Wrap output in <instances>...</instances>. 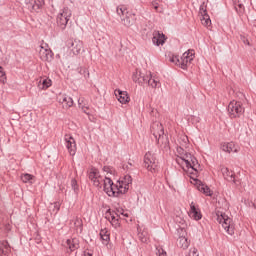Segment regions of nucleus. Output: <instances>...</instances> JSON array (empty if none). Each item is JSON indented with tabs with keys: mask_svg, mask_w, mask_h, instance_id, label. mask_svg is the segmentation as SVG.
Masks as SVG:
<instances>
[{
	"mask_svg": "<svg viewBox=\"0 0 256 256\" xmlns=\"http://www.w3.org/2000/svg\"><path fill=\"white\" fill-rule=\"evenodd\" d=\"M27 5L30 11H39L45 5V0H30Z\"/></svg>",
	"mask_w": 256,
	"mask_h": 256,
	"instance_id": "nucleus-21",
	"label": "nucleus"
},
{
	"mask_svg": "<svg viewBox=\"0 0 256 256\" xmlns=\"http://www.w3.org/2000/svg\"><path fill=\"white\" fill-rule=\"evenodd\" d=\"M177 153L180 155V157H183L187 152L182 147H178Z\"/></svg>",
	"mask_w": 256,
	"mask_h": 256,
	"instance_id": "nucleus-41",
	"label": "nucleus"
},
{
	"mask_svg": "<svg viewBox=\"0 0 256 256\" xmlns=\"http://www.w3.org/2000/svg\"><path fill=\"white\" fill-rule=\"evenodd\" d=\"M178 246L181 247V249H187L189 247V240L187 238L181 236L178 238Z\"/></svg>",
	"mask_w": 256,
	"mask_h": 256,
	"instance_id": "nucleus-30",
	"label": "nucleus"
},
{
	"mask_svg": "<svg viewBox=\"0 0 256 256\" xmlns=\"http://www.w3.org/2000/svg\"><path fill=\"white\" fill-rule=\"evenodd\" d=\"M159 161H157V156L155 153L147 152L144 156V165L148 171L151 173H155L157 171V165Z\"/></svg>",
	"mask_w": 256,
	"mask_h": 256,
	"instance_id": "nucleus-7",
	"label": "nucleus"
},
{
	"mask_svg": "<svg viewBox=\"0 0 256 256\" xmlns=\"http://www.w3.org/2000/svg\"><path fill=\"white\" fill-rule=\"evenodd\" d=\"M241 41L242 43H244V45H251V43H249V40L245 36H241Z\"/></svg>",
	"mask_w": 256,
	"mask_h": 256,
	"instance_id": "nucleus-43",
	"label": "nucleus"
},
{
	"mask_svg": "<svg viewBox=\"0 0 256 256\" xmlns=\"http://www.w3.org/2000/svg\"><path fill=\"white\" fill-rule=\"evenodd\" d=\"M2 253H5V250H2Z\"/></svg>",
	"mask_w": 256,
	"mask_h": 256,
	"instance_id": "nucleus-49",
	"label": "nucleus"
},
{
	"mask_svg": "<svg viewBox=\"0 0 256 256\" xmlns=\"http://www.w3.org/2000/svg\"><path fill=\"white\" fill-rule=\"evenodd\" d=\"M47 44L44 46H40L39 50V56L41 61H47L48 63H51L53 61V50L48 48Z\"/></svg>",
	"mask_w": 256,
	"mask_h": 256,
	"instance_id": "nucleus-12",
	"label": "nucleus"
},
{
	"mask_svg": "<svg viewBox=\"0 0 256 256\" xmlns=\"http://www.w3.org/2000/svg\"><path fill=\"white\" fill-rule=\"evenodd\" d=\"M116 13L120 16L121 23L124 27H133V24L137 21V16L133 12L127 11L125 6H118Z\"/></svg>",
	"mask_w": 256,
	"mask_h": 256,
	"instance_id": "nucleus-2",
	"label": "nucleus"
},
{
	"mask_svg": "<svg viewBox=\"0 0 256 256\" xmlns=\"http://www.w3.org/2000/svg\"><path fill=\"white\" fill-rule=\"evenodd\" d=\"M154 9H158V6H154Z\"/></svg>",
	"mask_w": 256,
	"mask_h": 256,
	"instance_id": "nucleus-48",
	"label": "nucleus"
},
{
	"mask_svg": "<svg viewBox=\"0 0 256 256\" xmlns=\"http://www.w3.org/2000/svg\"><path fill=\"white\" fill-rule=\"evenodd\" d=\"M190 217L194 219L195 221H200L202 219L203 215H201V211L195 207V204L193 202L190 204Z\"/></svg>",
	"mask_w": 256,
	"mask_h": 256,
	"instance_id": "nucleus-24",
	"label": "nucleus"
},
{
	"mask_svg": "<svg viewBox=\"0 0 256 256\" xmlns=\"http://www.w3.org/2000/svg\"><path fill=\"white\" fill-rule=\"evenodd\" d=\"M79 107H81L83 113H85L86 115H91V112L89 111V107L82 106L80 102H79Z\"/></svg>",
	"mask_w": 256,
	"mask_h": 256,
	"instance_id": "nucleus-38",
	"label": "nucleus"
},
{
	"mask_svg": "<svg viewBox=\"0 0 256 256\" xmlns=\"http://www.w3.org/2000/svg\"><path fill=\"white\" fill-rule=\"evenodd\" d=\"M114 93L119 103H121L122 105H126V103H129V101H131V98H129V94L127 93V91L115 90Z\"/></svg>",
	"mask_w": 256,
	"mask_h": 256,
	"instance_id": "nucleus-17",
	"label": "nucleus"
},
{
	"mask_svg": "<svg viewBox=\"0 0 256 256\" xmlns=\"http://www.w3.org/2000/svg\"><path fill=\"white\" fill-rule=\"evenodd\" d=\"M100 238H101L102 243L104 245H109V241H111V237H110L109 231L101 230L100 231Z\"/></svg>",
	"mask_w": 256,
	"mask_h": 256,
	"instance_id": "nucleus-27",
	"label": "nucleus"
},
{
	"mask_svg": "<svg viewBox=\"0 0 256 256\" xmlns=\"http://www.w3.org/2000/svg\"><path fill=\"white\" fill-rule=\"evenodd\" d=\"M165 41H167L165 34L159 32V31L153 32V37H152L153 45H156L157 47H159V45H164Z\"/></svg>",
	"mask_w": 256,
	"mask_h": 256,
	"instance_id": "nucleus-15",
	"label": "nucleus"
},
{
	"mask_svg": "<svg viewBox=\"0 0 256 256\" xmlns=\"http://www.w3.org/2000/svg\"><path fill=\"white\" fill-rule=\"evenodd\" d=\"M158 256H167V252H165V250H163L162 248L158 249Z\"/></svg>",
	"mask_w": 256,
	"mask_h": 256,
	"instance_id": "nucleus-44",
	"label": "nucleus"
},
{
	"mask_svg": "<svg viewBox=\"0 0 256 256\" xmlns=\"http://www.w3.org/2000/svg\"><path fill=\"white\" fill-rule=\"evenodd\" d=\"M216 217V221L222 225L228 235H235V223H233V219L231 217L221 211L216 212Z\"/></svg>",
	"mask_w": 256,
	"mask_h": 256,
	"instance_id": "nucleus-3",
	"label": "nucleus"
},
{
	"mask_svg": "<svg viewBox=\"0 0 256 256\" xmlns=\"http://www.w3.org/2000/svg\"><path fill=\"white\" fill-rule=\"evenodd\" d=\"M71 187L74 190L75 195H77L79 193V184H77L76 179L71 180Z\"/></svg>",
	"mask_w": 256,
	"mask_h": 256,
	"instance_id": "nucleus-35",
	"label": "nucleus"
},
{
	"mask_svg": "<svg viewBox=\"0 0 256 256\" xmlns=\"http://www.w3.org/2000/svg\"><path fill=\"white\" fill-rule=\"evenodd\" d=\"M138 238L141 243H149V232L144 229L142 232L138 233Z\"/></svg>",
	"mask_w": 256,
	"mask_h": 256,
	"instance_id": "nucleus-28",
	"label": "nucleus"
},
{
	"mask_svg": "<svg viewBox=\"0 0 256 256\" xmlns=\"http://www.w3.org/2000/svg\"><path fill=\"white\" fill-rule=\"evenodd\" d=\"M199 13H200V15H201L202 17L205 16V15H208V14H207V5H205V2H203V3L200 5Z\"/></svg>",
	"mask_w": 256,
	"mask_h": 256,
	"instance_id": "nucleus-36",
	"label": "nucleus"
},
{
	"mask_svg": "<svg viewBox=\"0 0 256 256\" xmlns=\"http://www.w3.org/2000/svg\"><path fill=\"white\" fill-rule=\"evenodd\" d=\"M194 156L191 155V153L186 152L183 156H178L176 158V163H178V165H183V163H185L186 166L191 165V159Z\"/></svg>",
	"mask_w": 256,
	"mask_h": 256,
	"instance_id": "nucleus-19",
	"label": "nucleus"
},
{
	"mask_svg": "<svg viewBox=\"0 0 256 256\" xmlns=\"http://www.w3.org/2000/svg\"><path fill=\"white\" fill-rule=\"evenodd\" d=\"M201 23L204 27H209L211 25V18L209 17V14L202 16Z\"/></svg>",
	"mask_w": 256,
	"mask_h": 256,
	"instance_id": "nucleus-33",
	"label": "nucleus"
},
{
	"mask_svg": "<svg viewBox=\"0 0 256 256\" xmlns=\"http://www.w3.org/2000/svg\"><path fill=\"white\" fill-rule=\"evenodd\" d=\"M234 7H235L237 13H243V11H245V6L239 2L235 3Z\"/></svg>",
	"mask_w": 256,
	"mask_h": 256,
	"instance_id": "nucleus-37",
	"label": "nucleus"
},
{
	"mask_svg": "<svg viewBox=\"0 0 256 256\" xmlns=\"http://www.w3.org/2000/svg\"><path fill=\"white\" fill-rule=\"evenodd\" d=\"M80 73L81 75H84V77H89V71H87V68H81Z\"/></svg>",
	"mask_w": 256,
	"mask_h": 256,
	"instance_id": "nucleus-42",
	"label": "nucleus"
},
{
	"mask_svg": "<svg viewBox=\"0 0 256 256\" xmlns=\"http://www.w3.org/2000/svg\"><path fill=\"white\" fill-rule=\"evenodd\" d=\"M103 171L105 173H110V175H113V168H111L110 166H104Z\"/></svg>",
	"mask_w": 256,
	"mask_h": 256,
	"instance_id": "nucleus-40",
	"label": "nucleus"
},
{
	"mask_svg": "<svg viewBox=\"0 0 256 256\" xmlns=\"http://www.w3.org/2000/svg\"><path fill=\"white\" fill-rule=\"evenodd\" d=\"M146 83L149 85V87H152V89H157V87H161V82L159 81V78L153 76L151 72H149Z\"/></svg>",
	"mask_w": 256,
	"mask_h": 256,
	"instance_id": "nucleus-23",
	"label": "nucleus"
},
{
	"mask_svg": "<svg viewBox=\"0 0 256 256\" xmlns=\"http://www.w3.org/2000/svg\"><path fill=\"white\" fill-rule=\"evenodd\" d=\"M221 150L224 153H239V148L233 142H224L221 144Z\"/></svg>",
	"mask_w": 256,
	"mask_h": 256,
	"instance_id": "nucleus-18",
	"label": "nucleus"
},
{
	"mask_svg": "<svg viewBox=\"0 0 256 256\" xmlns=\"http://www.w3.org/2000/svg\"><path fill=\"white\" fill-rule=\"evenodd\" d=\"M51 84H52L51 79L42 78L38 83V89H41V90L49 89V87H51Z\"/></svg>",
	"mask_w": 256,
	"mask_h": 256,
	"instance_id": "nucleus-26",
	"label": "nucleus"
},
{
	"mask_svg": "<svg viewBox=\"0 0 256 256\" xmlns=\"http://www.w3.org/2000/svg\"><path fill=\"white\" fill-rule=\"evenodd\" d=\"M118 213H120V215H123L124 217H129V214H127V213L120 212V211H118Z\"/></svg>",
	"mask_w": 256,
	"mask_h": 256,
	"instance_id": "nucleus-47",
	"label": "nucleus"
},
{
	"mask_svg": "<svg viewBox=\"0 0 256 256\" xmlns=\"http://www.w3.org/2000/svg\"><path fill=\"white\" fill-rule=\"evenodd\" d=\"M0 82L5 84L7 83V74L3 71V67L0 66Z\"/></svg>",
	"mask_w": 256,
	"mask_h": 256,
	"instance_id": "nucleus-34",
	"label": "nucleus"
},
{
	"mask_svg": "<svg viewBox=\"0 0 256 256\" xmlns=\"http://www.w3.org/2000/svg\"><path fill=\"white\" fill-rule=\"evenodd\" d=\"M193 59H195V50H188L182 54V56L179 58V56L173 55L170 58L171 63H174L175 65H178V67H181V69H187L189 65L193 62Z\"/></svg>",
	"mask_w": 256,
	"mask_h": 256,
	"instance_id": "nucleus-1",
	"label": "nucleus"
},
{
	"mask_svg": "<svg viewBox=\"0 0 256 256\" xmlns=\"http://www.w3.org/2000/svg\"><path fill=\"white\" fill-rule=\"evenodd\" d=\"M66 46L72 51L73 55H79L83 51V41L81 40H68Z\"/></svg>",
	"mask_w": 256,
	"mask_h": 256,
	"instance_id": "nucleus-11",
	"label": "nucleus"
},
{
	"mask_svg": "<svg viewBox=\"0 0 256 256\" xmlns=\"http://www.w3.org/2000/svg\"><path fill=\"white\" fill-rule=\"evenodd\" d=\"M83 256H93V253L84 251Z\"/></svg>",
	"mask_w": 256,
	"mask_h": 256,
	"instance_id": "nucleus-45",
	"label": "nucleus"
},
{
	"mask_svg": "<svg viewBox=\"0 0 256 256\" xmlns=\"http://www.w3.org/2000/svg\"><path fill=\"white\" fill-rule=\"evenodd\" d=\"M33 179H35V176L31 175V174H22L21 175V181H23V183H33Z\"/></svg>",
	"mask_w": 256,
	"mask_h": 256,
	"instance_id": "nucleus-31",
	"label": "nucleus"
},
{
	"mask_svg": "<svg viewBox=\"0 0 256 256\" xmlns=\"http://www.w3.org/2000/svg\"><path fill=\"white\" fill-rule=\"evenodd\" d=\"M199 191H201V193H204V195H206L207 197H211V195H213L211 188L205 185L200 186Z\"/></svg>",
	"mask_w": 256,
	"mask_h": 256,
	"instance_id": "nucleus-32",
	"label": "nucleus"
},
{
	"mask_svg": "<svg viewBox=\"0 0 256 256\" xmlns=\"http://www.w3.org/2000/svg\"><path fill=\"white\" fill-rule=\"evenodd\" d=\"M150 72H143L137 69L132 75V79L134 83H138V85H145L147 83V79L149 77Z\"/></svg>",
	"mask_w": 256,
	"mask_h": 256,
	"instance_id": "nucleus-13",
	"label": "nucleus"
},
{
	"mask_svg": "<svg viewBox=\"0 0 256 256\" xmlns=\"http://www.w3.org/2000/svg\"><path fill=\"white\" fill-rule=\"evenodd\" d=\"M152 135L154 136L156 143L158 145H161L163 139L165 138V130L163 128V125L159 122L154 123L151 127Z\"/></svg>",
	"mask_w": 256,
	"mask_h": 256,
	"instance_id": "nucleus-9",
	"label": "nucleus"
},
{
	"mask_svg": "<svg viewBox=\"0 0 256 256\" xmlns=\"http://www.w3.org/2000/svg\"><path fill=\"white\" fill-rule=\"evenodd\" d=\"M188 256H199V251L197 250V248H192L190 249Z\"/></svg>",
	"mask_w": 256,
	"mask_h": 256,
	"instance_id": "nucleus-39",
	"label": "nucleus"
},
{
	"mask_svg": "<svg viewBox=\"0 0 256 256\" xmlns=\"http://www.w3.org/2000/svg\"><path fill=\"white\" fill-rule=\"evenodd\" d=\"M3 245H4L5 249H6V251H8L9 250V244L7 242H3Z\"/></svg>",
	"mask_w": 256,
	"mask_h": 256,
	"instance_id": "nucleus-46",
	"label": "nucleus"
},
{
	"mask_svg": "<svg viewBox=\"0 0 256 256\" xmlns=\"http://www.w3.org/2000/svg\"><path fill=\"white\" fill-rule=\"evenodd\" d=\"M131 183H133L131 175H125L122 180L117 181L120 195H125V193L129 191V185H131Z\"/></svg>",
	"mask_w": 256,
	"mask_h": 256,
	"instance_id": "nucleus-10",
	"label": "nucleus"
},
{
	"mask_svg": "<svg viewBox=\"0 0 256 256\" xmlns=\"http://www.w3.org/2000/svg\"><path fill=\"white\" fill-rule=\"evenodd\" d=\"M59 102L62 103L64 109L73 107V98H71V96H67V94L60 95Z\"/></svg>",
	"mask_w": 256,
	"mask_h": 256,
	"instance_id": "nucleus-22",
	"label": "nucleus"
},
{
	"mask_svg": "<svg viewBox=\"0 0 256 256\" xmlns=\"http://www.w3.org/2000/svg\"><path fill=\"white\" fill-rule=\"evenodd\" d=\"M221 173L226 181L237 184V180H235V173L229 170V168L222 166Z\"/></svg>",
	"mask_w": 256,
	"mask_h": 256,
	"instance_id": "nucleus-16",
	"label": "nucleus"
},
{
	"mask_svg": "<svg viewBox=\"0 0 256 256\" xmlns=\"http://www.w3.org/2000/svg\"><path fill=\"white\" fill-rule=\"evenodd\" d=\"M103 189L106 192L108 197H119V186L116 182V184L113 183V180L109 177H105L103 180Z\"/></svg>",
	"mask_w": 256,
	"mask_h": 256,
	"instance_id": "nucleus-6",
	"label": "nucleus"
},
{
	"mask_svg": "<svg viewBox=\"0 0 256 256\" xmlns=\"http://www.w3.org/2000/svg\"><path fill=\"white\" fill-rule=\"evenodd\" d=\"M66 249H69L68 253H73L79 249V239L72 238L66 241Z\"/></svg>",
	"mask_w": 256,
	"mask_h": 256,
	"instance_id": "nucleus-20",
	"label": "nucleus"
},
{
	"mask_svg": "<svg viewBox=\"0 0 256 256\" xmlns=\"http://www.w3.org/2000/svg\"><path fill=\"white\" fill-rule=\"evenodd\" d=\"M71 9L69 7H64L61 9L57 15L56 23L62 31H65L67 29V24L69 23V20L71 19Z\"/></svg>",
	"mask_w": 256,
	"mask_h": 256,
	"instance_id": "nucleus-5",
	"label": "nucleus"
},
{
	"mask_svg": "<svg viewBox=\"0 0 256 256\" xmlns=\"http://www.w3.org/2000/svg\"><path fill=\"white\" fill-rule=\"evenodd\" d=\"M106 218L111 223V225L114 226L115 229H117V227L121 225V223H119V214L110 212L109 214H107Z\"/></svg>",
	"mask_w": 256,
	"mask_h": 256,
	"instance_id": "nucleus-25",
	"label": "nucleus"
},
{
	"mask_svg": "<svg viewBox=\"0 0 256 256\" xmlns=\"http://www.w3.org/2000/svg\"><path fill=\"white\" fill-rule=\"evenodd\" d=\"M227 111L230 119H239L240 117H243L245 113V106L241 101L232 100L228 104Z\"/></svg>",
	"mask_w": 256,
	"mask_h": 256,
	"instance_id": "nucleus-4",
	"label": "nucleus"
},
{
	"mask_svg": "<svg viewBox=\"0 0 256 256\" xmlns=\"http://www.w3.org/2000/svg\"><path fill=\"white\" fill-rule=\"evenodd\" d=\"M88 179L93 183L94 187H99L101 189V183H103V176L99 169L92 167L88 171Z\"/></svg>",
	"mask_w": 256,
	"mask_h": 256,
	"instance_id": "nucleus-8",
	"label": "nucleus"
},
{
	"mask_svg": "<svg viewBox=\"0 0 256 256\" xmlns=\"http://www.w3.org/2000/svg\"><path fill=\"white\" fill-rule=\"evenodd\" d=\"M64 139L66 142V148L68 149L70 155L73 157L75 153H77V144L75 143V138L70 135H66Z\"/></svg>",
	"mask_w": 256,
	"mask_h": 256,
	"instance_id": "nucleus-14",
	"label": "nucleus"
},
{
	"mask_svg": "<svg viewBox=\"0 0 256 256\" xmlns=\"http://www.w3.org/2000/svg\"><path fill=\"white\" fill-rule=\"evenodd\" d=\"M187 169H191V171H195L197 173L199 169V162L197 161V158L195 156L190 160V165L186 166Z\"/></svg>",
	"mask_w": 256,
	"mask_h": 256,
	"instance_id": "nucleus-29",
	"label": "nucleus"
}]
</instances>
